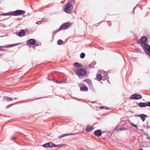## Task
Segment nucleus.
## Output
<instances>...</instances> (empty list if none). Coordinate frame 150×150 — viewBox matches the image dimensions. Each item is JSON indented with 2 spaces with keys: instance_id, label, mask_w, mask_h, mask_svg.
I'll return each mask as SVG.
<instances>
[{
  "instance_id": "f257e3e1",
  "label": "nucleus",
  "mask_w": 150,
  "mask_h": 150,
  "mask_svg": "<svg viewBox=\"0 0 150 150\" xmlns=\"http://www.w3.org/2000/svg\"><path fill=\"white\" fill-rule=\"evenodd\" d=\"M25 12V11L23 10H17L8 13H9V15L17 16L22 15Z\"/></svg>"
},
{
  "instance_id": "f03ea898",
  "label": "nucleus",
  "mask_w": 150,
  "mask_h": 150,
  "mask_svg": "<svg viewBox=\"0 0 150 150\" xmlns=\"http://www.w3.org/2000/svg\"><path fill=\"white\" fill-rule=\"evenodd\" d=\"M146 54L150 57V46L148 44L141 45Z\"/></svg>"
},
{
  "instance_id": "7ed1b4c3",
  "label": "nucleus",
  "mask_w": 150,
  "mask_h": 150,
  "mask_svg": "<svg viewBox=\"0 0 150 150\" xmlns=\"http://www.w3.org/2000/svg\"><path fill=\"white\" fill-rule=\"evenodd\" d=\"M73 7L72 5L69 2L66 4L64 11L67 13H70L73 11Z\"/></svg>"
},
{
  "instance_id": "20e7f679",
  "label": "nucleus",
  "mask_w": 150,
  "mask_h": 150,
  "mask_svg": "<svg viewBox=\"0 0 150 150\" xmlns=\"http://www.w3.org/2000/svg\"><path fill=\"white\" fill-rule=\"evenodd\" d=\"M70 25L71 24L69 23H64L59 28L58 30L56 31V32H58L59 31L62 30H66L68 28Z\"/></svg>"
},
{
  "instance_id": "39448f33",
  "label": "nucleus",
  "mask_w": 150,
  "mask_h": 150,
  "mask_svg": "<svg viewBox=\"0 0 150 150\" xmlns=\"http://www.w3.org/2000/svg\"><path fill=\"white\" fill-rule=\"evenodd\" d=\"M86 70L84 69H81L78 70L76 73L77 75L79 76H84L86 74Z\"/></svg>"
},
{
  "instance_id": "423d86ee",
  "label": "nucleus",
  "mask_w": 150,
  "mask_h": 150,
  "mask_svg": "<svg viewBox=\"0 0 150 150\" xmlns=\"http://www.w3.org/2000/svg\"><path fill=\"white\" fill-rule=\"evenodd\" d=\"M142 98V96L141 95L137 94L136 93L132 95L130 97V99L135 100L139 99Z\"/></svg>"
},
{
  "instance_id": "0eeeda50",
  "label": "nucleus",
  "mask_w": 150,
  "mask_h": 150,
  "mask_svg": "<svg viewBox=\"0 0 150 150\" xmlns=\"http://www.w3.org/2000/svg\"><path fill=\"white\" fill-rule=\"evenodd\" d=\"M140 41L141 42V43H140L141 45H144L145 44L147 43V38L144 36H143L141 38Z\"/></svg>"
},
{
  "instance_id": "6e6552de",
  "label": "nucleus",
  "mask_w": 150,
  "mask_h": 150,
  "mask_svg": "<svg viewBox=\"0 0 150 150\" xmlns=\"http://www.w3.org/2000/svg\"><path fill=\"white\" fill-rule=\"evenodd\" d=\"M137 116L140 117L141 119L143 122L145 121L146 117H148L147 115L143 114L138 115Z\"/></svg>"
},
{
  "instance_id": "1a4fd4ad",
  "label": "nucleus",
  "mask_w": 150,
  "mask_h": 150,
  "mask_svg": "<svg viewBox=\"0 0 150 150\" xmlns=\"http://www.w3.org/2000/svg\"><path fill=\"white\" fill-rule=\"evenodd\" d=\"M94 134L97 137H99L101 134V132L100 130H97L94 132Z\"/></svg>"
},
{
  "instance_id": "9d476101",
  "label": "nucleus",
  "mask_w": 150,
  "mask_h": 150,
  "mask_svg": "<svg viewBox=\"0 0 150 150\" xmlns=\"http://www.w3.org/2000/svg\"><path fill=\"white\" fill-rule=\"evenodd\" d=\"M25 32L24 30H21V31L18 33V35L20 37H22L24 36L25 35Z\"/></svg>"
},
{
  "instance_id": "9b49d317",
  "label": "nucleus",
  "mask_w": 150,
  "mask_h": 150,
  "mask_svg": "<svg viewBox=\"0 0 150 150\" xmlns=\"http://www.w3.org/2000/svg\"><path fill=\"white\" fill-rule=\"evenodd\" d=\"M29 43L31 45H34L36 42L35 40L33 39H31L28 40Z\"/></svg>"
},
{
  "instance_id": "f8f14e48",
  "label": "nucleus",
  "mask_w": 150,
  "mask_h": 150,
  "mask_svg": "<svg viewBox=\"0 0 150 150\" xmlns=\"http://www.w3.org/2000/svg\"><path fill=\"white\" fill-rule=\"evenodd\" d=\"M93 129L92 127L90 125H88L86 127V131L88 132H90Z\"/></svg>"
},
{
  "instance_id": "ddd939ff",
  "label": "nucleus",
  "mask_w": 150,
  "mask_h": 150,
  "mask_svg": "<svg viewBox=\"0 0 150 150\" xmlns=\"http://www.w3.org/2000/svg\"><path fill=\"white\" fill-rule=\"evenodd\" d=\"M138 106L140 107H146V103L140 102L138 104Z\"/></svg>"
},
{
  "instance_id": "4468645a",
  "label": "nucleus",
  "mask_w": 150,
  "mask_h": 150,
  "mask_svg": "<svg viewBox=\"0 0 150 150\" xmlns=\"http://www.w3.org/2000/svg\"><path fill=\"white\" fill-rule=\"evenodd\" d=\"M80 90L81 91H87L88 90V88L86 86L82 87L80 88Z\"/></svg>"
},
{
  "instance_id": "2eb2a0df",
  "label": "nucleus",
  "mask_w": 150,
  "mask_h": 150,
  "mask_svg": "<svg viewBox=\"0 0 150 150\" xmlns=\"http://www.w3.org/2000/svg\"><path fill=\"white\" fill-rule=\"evenodd\" d=\"M84 82H86L88 84V85L89 86H90V85L91 84V82L90 80L88 79H85L83 80V81Z\"/></svg>"
},
{
  "instance_id": "dca6fc26",
  "label": "nucleus",
  "mask_w": 150,
  "mask_h": 150,
  "mask_svg": "<svg viewBox=\"0 0 150 150\" xmlns=\"http://www.w3.org/2000/svg\"><path fill=\"white\" fill-rule=\"evenodd\" d=\"M49 144V147H55L57 146H58L59 145H56L55 144H54L52 142H49L48 143Z\"/></svg>"
},
{
  "instance_id": "f3484780",
  "label": "nucleus",
  "mask_w": 150,
  "mask_h": 150,
  "mask_svg": "<svg viewBox=\"0 0 150 150\" xmlns=\"http://www.w3.org/2000/svg\"><path fill=\"white\" fill-rule=\"evenodd\" d=\"M96 77L98 79L99 81L103 80L102 78L103 76H102L100 74H97L96 75Z\"/></svg>"
},
{
  "instance_id": "a211bd4d",
  "label": "nucleus",
  "mask_w": 150,
  "mask_h": 150,
  "mask_svg": "<svg viewBox=\"0 0 150 150\" xmlns=\"http://www.w3.org/2000/svg\"><path fill=\"white\" fill-rule=\"evenodd\" d=\"M73 135L72 134H64L60 136L59 137H60V138H62L64 137L68 136V135Z\"/></svg>"
},
{
  "instance_id": "6ab92c4d",
  "label": "nucleus",
  "mask_w": 150,
  "mask_h": 150,
  "mask_svg": "<svg viewBox=\"0 0 150 150\" xmlns=\"http://www.w3.org/2000/svg\"><path fill=\"white\" fill-rule=\"evenodd\" d=\"M127 129H128L127 128L125 127H123L120 128L119 129H118L117 130V131L119 132L120 131H122V130H127Z\"/></svg>"
},
{
  "instance_id": "aec40b11",
  "label": "nucleus",
  "mask_w": 150,
  "mask_h": 150,
  "mask_svg": "<svg viewBox=\"0 0 150 150\" xmlns=\"http://www.w3.org/2000/svg\"><path fill=\"white\" fill-rule=\"evenodd\" d=\"M73 65L74 67H81L80 64L78 62H76L74 63Z\"/></svg>"
},
{
  "instance_id": "412c9836",
  "label": "nucleus",
  "mask_w": 150,
  "mask_h": 150,
  "mask_svg": "<svg viewBox=\"0 0 150 150\" xmlns=\"http://www.w3.org/2000/svg\"><path fill=\"white\" fill-rule=\"evenodd\" d=\"M16 98H14L13 99L11 98H7L6 101H10L13 100H16Z\"/></svg>"
},
{
  "instance_id": "4be33fe9",
  "label": "nucleus",
  "mask_w": 150,
  "mask_h": 150,
  "mask_svg": "<svg viewBox=\"0 0 150 150\" xmlns=\"http://www.w3.org/2000/svg\"><path fill=\"white\" fill-rule=\"evenodd\" d=\"M85 54L84 53H81L80 55V57L81 58H83L85 56Z\"/></svg>"
},
{
  "instance_id": "5701e85b",
  "label": "nucleus",
  "mask_w": 150,
  "mask_h": 150,
  "mask_svg": "<svg viewBox=\"0 0 150 150\" xmlns=\"http://www.w3.org/2000/svg\"><path fill=\"white\" fill-rule=\"evenodd\" d=\"M57 43L59 45H62L63 44L62 40H59L57 42Z\"/></svg>"
},
{
  "instance_id": "b1692460",
  "label": "nucleus",
  "mask_w": 150,
  "mask_h": 150,
  "mask_svg": "<svg viewBox=\"0 0 150 150\" xmlns=\"http://www.w3.org/2000/svg\"><path fill=\"white\" fill-rule=\"evenodd\" d=\"M101 74H103L105 76H106L107 75V73L106 71H103L101 72Z\"/></svg>"
},
{
  "instance_id": "393cba45",
  "label": "nucleus",
  "mask_w": 150,
  "mask_h": 150,
  "mask_svg": "<svg viewBox=\"0 0 150 150\" xmlns=\"http://www.w3.org/2000/svg\"><path fill=\"white\" fill-rule=\"evenodd\" d=\"M42 146L45 147L49 148L48 143H47L44 144Z\"/></svg>"
},
{
  "instance_id": "a878e982",
  "label": "nucleus",
  "mask_w": 150,
  "mask_h": 150,
  "mask_svg": "<svg viewBox=\"0 0 150 150\" xmlns=\"http://www.w3.org/2000/svg\"><path fill=\"white\" fill-rule=\"evenodd\" d=\"M131 124L132 126H134V127H135L136 128H137V125H135L133 123H131Z\"/></svg>"
},
{
  "instance_id": "bb28decb",
  "label": "nucleus",
  "mask_w": 150,
  "mask_h": 150,
  "mask_svg": "<svg viewBox=\"0 0 150 150\" xmlns=\"http://www.w3.org/2000/svg\"><path fill=\"white\" fill-rule=\"evenodd\" d=\"M42 21H39L37 22L36 23L37 24L39 25V24H41V23H42Z\"/></svg>"
},
{
  "instance_id": "cd10ccee",
  "label": "nucleus",
  "mask_w": 150,
  "mask_h": 150,
  "mask_svg": "<svg viewBox=\"0 0 150 150\" xmlns=\"http://www.w3.org/2000/svg\"><path fill=\"white\" fill-rule=\"evenodd\" d=\"M7 14H8V13H4L2 14H0V16H6L7 15Z\"/></svg>"
},
{
  "instance_id": "c85d7f7f",
  "label": "nucleus",
  "mask_w": 150,
  "mask_h": 150,
  "mask_svg": "<svg viewBox=\"0 0 150 150\" xmlns=\"http://www.w3.org/2000/svg\"><path fill=\"white\" fill-rule=\"evenodd\" d=\"M147 106L150 107V102H148L147 104L146 103V106Z\"/></svg>"
},
{
  "instance_id": "c756f323",
  "label": "nucleus",
  "mask_w": 150,
  "mask_h": 150,
  "mask_svg": "<svg viewBox=\"0 0 150 150\" xmlns=\"http://www.w3.org/2000/svg\"><path fill=\"white\" fill-rule=\"evenodd\" d=\"M18 44H13V45H10L9 46L10 47H12V46H15V45H17Z\"/></svg>"
},
{
  "instance_id": "7c9ffc66",
  "label": "nucleus",
  "mask_w": 150,
  "mask_h": 150,
  "mask_svg": "<svg viewBox=\"0 0 150 150\" xmlns=\"http://www.w3.org/2000/svg\"><path fill=\"white\" fill-rule=\"evenodd\" d=\"M104 107L103 106H100L99 107V108L100 109H103Z\"/></svg>"
},
{
  "instance_id": "2f4dec72",
  "label": "nucleus",
  "mask_w": 150,
  "mask_h": 150,
  "mask_svg": "<svg viewBox=\"0 0 150 150\" xmlns=\"http://www.w3.org/2000/svg\"><path fill=\"white\" fill-rule=\"evenodd\" d=\"M55 72L57 74H58V73H60V72L57 71H55Z\"/></svg>"
},
{
  "instance_id": "473e14b6",
  "label": "nucleus",
  "mask_w": 150,
  "mask_h": 150,
  "mask_svg": "<svg viewBox=\"0 0 150 150\" xmlns=\"http://www.w3.org/2000/svg\"><path fill=\"white\" fill-rule=\"evenodd\" d=\"M135 8H136V7H134V8L133 9V11H134V10H135Z\"/></svg>"
},
{
  "instance_id": "72a5a7b5",
  "label": "nucleus",
  "mask_w": 150,
  "mask_h": 150,
  "mask_svg": "<svg viewBox=\"0 0 150 150\" xmlns=\"http://www.w3.org/2000/svg\"><path fill=\"white\" fill-rule=\"evenodd\" d=\"M2 55L0 53V57H2Z\"/></svg>"
},
{
  "instance_id": "f704fd0d",
  "label": "nucleus",
  "mask_w": 150,
  "mask_h": 150,
  "mask_svg": "<svg viewBox=\"0 0 150 150\" xmlns=\"http://www.w3.org/2000/svg\"><path fill=\"white\" fill-rule=\"evenodd\" d=\"M57 83H60V82L59 81H56Z\"/></svg>"
}]
</instances>
